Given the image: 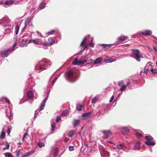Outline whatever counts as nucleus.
<instances>
[{"mask_svg": "<svg viewBox=\"0 0 157 157\" xmlns=\"http://www.w3.org/2000/svg\"><path fill=\"white\" fill-rule=\"evenodd\" d=\"M57 77H56L52 81V83L54 84L55 82L57 80Z\"/></svg>", "mask_w": 157, "mask_h": 157, "instance_id": "69168bd1", "label": "nucleus"}, {"mask_svg": "<svg viewBox=\"0 0 157 157\" xmlns=\"http://www.w3.org/2000/svg\"><path fill=\"white\" fill-rule=\"evenodd\" d=\"M153 49L155 51H157V47L154 46L153 47Z\"/></svg>", "mask_w": 157, "mask_h": 157, "instance_id": "774afa93", "label": "nucleus"}, {"mask_svg": "<svg viewBox=\"0 0 157 157\" xmlns=\"http://www.w3.org/2000/svg\"><path fill=\"white\" fill-rule=\"evenodd\" d=\"M91 113H92L90 112L83 113L82 115V120H85L89 117Z\"/></svg>", "mask_w": 157, "mask_h": 157, "instance_id": "9b49d317", "label": "nucleus"}, {"mask_svg": "<svg viewBox=\"0 0 157 157\" xmlns=\"http://www.w3.org/2000/svg\"><path fill=\"white\" fill-rule=\"evenodd\" d=\"M34 153V151L33 150L30 151L26 153L23 155L21 157H27L33 154Z\"/></svg>", "mask_w": 157, "mask_h": 157, "instance_id": "dca6fc26", "label": "nucleus"}, {"mask_svg": "<svg viewBox=\"0 0 157 157\" xmlns=\"http://www.w3.org/2000/svg\"><path fill=\"white\" fill-rule=\"evenodd\" d=\"M74 134V131H70L68 134V136L70 137H72Z\"/></svg>", "mask_w": 157, "mask_h": 157, "instance_id": "c03bdc74", "label": "nucleus"}, {"mask_svg": "<svg viewBox=\"0 0 157 157\" xmlns=\"http://www.w3.org/2000/svg\"><path fill=\"white\" fill-rule=\"evenodd\" d=\"M102 59L101 58H98L94 62V64L96 65L100 63L102 61Z\"/></svg>", "mask_w": 157, "mask_h": 157, "instance_id": "a211bd4d", "label": "nucleus"}, {"mask_svg": "<svg viewBox=\"0 0 157 157\" xmlns=\"http://www.w3.org/2000/svg\"><path fill=\"white\" fill-rule=\"evenodd\" d=\"M11 21L8 17L7 16H5L3 17V19H0V28L3 27L6 29V30H9L10 31L11 30V29L10 28H6L7 27H10L11 26Z\"/></svg>", "mask_w": 157, "mask_h": 157, "instance_id": "7ed1b4c3", "label": "nucleus"}, {"mask_svg": "<svg viewBox=\"0 0 157 157\" xmlns=\"http://www.w3.org/2000/svg\"><path fill=\"white\" fill-rule=\"evenodd\" d=\"M129 131V129L128 127H123L121 128V133L124 135L127 134Z\"/></svg>", "mask_w": 157, "mask_h": 157, "instance_id": "9d476101", "label": "nucleus"}, {"mask_svg": "<svg viewBox=\"0 0 157 157\" xmlns=\"http://www.w3.org/2000/svg\"><path fill=\"white\" fill-rule=\"evenodd\" d=\"M83 107L82 105L81 104H78L76 105V109L78 111H80L82 110V108Z\"/></svg>", "mask_w": 157, "mask_h": 157, "instance_id": "4be33fe9", "label": "nucleus"}, {"mask_svg": "<svg viewBox=\"0 0 157 157\" xmlns=\"http://www.w3.org/2000/svg\"><path fill=\"white\" fill-rule=\"evenodd\" d=\"M20 27L18 25H16L15 27V34L17 35L18 34L19 30Z\"/></svg>", "mask_w": 157, "mask_h": 157, "instance_id": "c9c22d12", "label": "nucleus"}, {"mask_svg": "<svg viewBox=\"0 0 157 157\" xmlns=\"http://www.w3.org/2000/svg\"><path fill=\"white\" fill-rule=\"evenodd\" d=\"M42 44L43 46V48L45 49H48V46H50L49 44L44 42H42Z\"/></svg>", "mask_w": 157, "mask_h": 157, "instance_id": "bb28decb", "label": "nucleus"}, {"mask_svg": "<svg viewBox=\"0 0 157 157\" xmlns=\"http://www.w3.org/2000/svg\"><path fill=\"white\" fill-rule=\"evenodd\" d=\"M128 37L127 36H121L118 37L117 38L118 40L120 41H124L126 40V38H127Z\"/></svg>", "mask_w": 157, "mask_h": 157, "instance_id": "412c9836", "label": "nucleus"}, {"mask_svg": "<svg viewBox=\"0 0 157 157\" xmlns=\"http://www.w3.org/2000/svg\"><path fill=\"white\" fill-rule=\"evenodd\" d=\"M28 41V40L26 39L25 40L24 42L19 44V46L20 47H23L27 46V45Z\"/></svg>", "mask_w": 157, "mask_h": 157, "instance_id": "aec40b11", "label": "nucleus"}, {"mask_svg": "<svg viewBox=\"0 0 157 157\" xmlns=\"http://www.w3.org/2000/svg\"><path fill=\"white\" fill-rule=\"evenodd\" d=\"M79 60H78V59L77 58H76L72 62V64L74 65H76L78 64L79 63Z\"/></svg>", "mask_w": 157, "mask_h": 157, "instance_id": "2f4dec72", "label": "nucleus"}, {"mask_svg": "<svg viewBox=\"0 0 157 157\" xmlns=\"http://www.w3.org/2000/svg\"><path fill=\"white\" fill-rule=\"evenodd\" d=\"M144 143L146 144L149 145H154L155 144V142H154L153 140L145 141Z\"/></svg>", "mask_w": 157, "mask_h": 157, "instance_id": "f3484780", "label": "nucleus"}, {"mask_svg": "<svg viewBox=\"0 0 157 157\" xmlns=\"http://www.w3.org/2000/svg\"><path fill=\"white\" fill-rule=\"evenodd\" d=\"M103 135V137L105 139H107L109 138L111 135V132L109 130H103L102 131Z\"/></svg>", "mask_w": 157, "mask_h": 157, "instance_id": "6e6552de", "label": "nucleus"}, {"mask_svg": "<svg viewBox=\"0 0 157 157\" xmlns=\"http://www.w3.org/2000/svg\"><path fill=\"white\" fill-rule=\"evenodd\" d=\"M124 147V145L123 144H120L117 145L116 147H113V149L114 150L118 149V150L123 149Z\"/></svg>", "mask_w": 157, "mask_h": 157, "instance_id": "f8f14e48", "label": "nucleus"}, {"mask_svg": "<svg viewBox=\"0 0 157 157\" xmlns=\"http://www.w3.org/2000/svg\"><path fill=\"white\" fill-rule=\"evenodd\" d=\"M106 63H112L113 61H115V60H114V59H109L107 60Z\"/></svg>", "mask_w": 157, "mask_h": 157, "instance_id": "4d7b16f0", "label": "nucleus"}, {"mask_svg": "<svg viewBox=\"0 0 157 157\" xmlns=\"http://www.w3.org/2000/svg\"><path fill=\"white\" fill-rule=\"evenodd\" d=\"M138 34L140 35H144L145 36H149L151 35L152 33L151 31L149 30H145L143 31L138 32Z\"/></svg>", "mask_w": 157, "mask_h": 157, "instance_id": "0eeeda50", "label": "nucleus"}, {"mask_svg": "<svg viewBox=\"0 0 157 157\" xmlns=\"http://www.w3.org/2000/svg\"><path fill=\"white\" fill-rule=\"evenodd\" d=\"M61 117L60 116H57L56 117V122L58 123V122L61 120Z\"/></svg>", "mask_w": 157, "mask_h": 157, "instance_id": "603ef678", "label": "nucleus"}, {"mask_svg": "<svg viewBox=\"0 0 157 157\" xmlns=\"http://www.w3.org/2000/svg\"><path fill=\"white\" fill-rule=\"evenodd\" d=\"M48 41H49V43L48 44H49V45L55 42L54 40L52 37L49 38L48 39Z\"/></svg>", "mask_w": 157, "mask_h": 157, "instance_id": "c85d7f7f", "label": "nucleus"}, {"mask_svg": "<svg viewBox=\"0 0 157 157\" xmlns=\"http://www.w3.org/2000/svg\"><path fill=\"white\" fill-rule=\"evenodd\" d=\"M151 71L153 74H157V72L156 71V69H154L153 68H151Z\"/></svg>", "mask_w": 157, "mask_h": 157, "instance_id": "09e8293b", "label": "nucleus"}, {"mask_svg": "<svg viewBox=\"0 0 157 157\" xmlns=\"http://www.w3.org/2000/svg\"><path fill=\"white\" fill-rule=\"evenodd\" d=\"M27 96L29 99H31L34 97L33 93L31 91H29L27 92Z\"/></svg>", "mask_w": 157, "mask_h": 157, "instance_id": "4468645a", "label": "nucleus"}, {"mask_svg": "<svg viewBox=\"0 0 157 157\" xmlns=\"http://www.w3.org/2000/svg\"><path fill=\"white\" fill-rule=\"evenodd\" d=\"M20 150H16V155L17 157H18L20 155Z\"/></svg>", "mask_w": 157, "mask_h": 157, "instance_id": "6e6d98bb", "label": "nucleus"}, {"mask_svg": "<svg viewBox=\"0 0 157 157\" xmlns=\"http://www.w3.org/2000/svg\"><path fill=\"white\" fill-rule=\"evenodd\" d=\"M90 35H89L87 36H86V40H88V41H89V40H91V38L90 37Z\"/></svg>", "mask_w": 157, "mask_h": 157, "instance_id": "680f3d73", "label": "nucleus"}, {"mask_svg": "<svg viewBox=\"0 0 157 157\" xmlns=\"http://www.w3.org/2000/svg\"><path fill=\"white\" fill-rule=\"evenodd\" d=\"M86 66L88 67L89 68H90L92 67L91 64L90 63H87L86 65Z\"/></svg>", "mask_w": 157, "mask_h": 157, "instance_id": "864d4df0", "label": "nucleus"}, {"mask_svg": "<svg viewBox=\"0 0 157 157\" xmlns=\"http://www.w3.org/2000/svg\"><path fill=\"white\" fill-rule=\"evenodd\" d=\"M135 135L138 137H141L142 136V134L138 132H135Z\"/></svg>", "mask_w": 157, "mask_h": 157, "instance_id": "a18cd8bd", "label": "nucleus"}, {"mask_svg": "<svg viewBox=\"0 0 157 157\" xmlns=\"http://www.w3.org/2000/svg\"><path fill=\"white\" fill-rule=\"evenodd\" d=\"M51 130L53 132L55 131V128H56V125L54 123H53L52 122H51Z\"/></svg>", "mask_w": 157, "mask_h": 157, "instance_id": "72a5a7b5", "label": "nucleus"}, {"mask_svg": "<svg viewBox=\"0 0 157 157\" xmlns=\"http://www.w3.org/2000/svg\"><path fill=\"white\" fill-rule=\"evenodd\" d=\"M126 86L125 85H123L120 89V90L122 92L125 91L126 90Z\"/></svg>", "mask_w": 157, "mask_h": 157, "instance_id": "a19ab883", "label": "nucleus"}, {"mask_svg": "<svg viewBox=\"0 0 157 157\" xmlns=\"http://www.w3.org/2000/svg\"><path fill=\"white\" fill-rule=\"evenodd\" d=\"M58 149L57 147H56L54 150V152L53 153V156L54 157H56L57 156L58 154Z\"/></svg>", "mask_w": 157, "mask_h": 157, "instance_id": "7c9ffc66", "label": "nucleus"}, {"mask_svg": "<svg viewBox=\"0 0 157 157\" xmlns=\"http://www.w3.org/2000/svg\"><path fill=\"white\" fill-rule=\"evenodd\" d=\"M131 51L132 54L135 56V59L137 62H140L141 58H143V57L140 53L139 50L138 49H132Z\"/></svg>", "mask_w": 157, "mask_h": 157, "instance_id": "20e7f679", "label": "nucleus"}, {"mask_svg": "<svg viewBox=\"0 0 157 157\" xmlns=\"http://www.w3.org/2000/svg\"><path fill=\"white\" fill-rule=\"evenodd\" d=\"M25 101H26L25 100L23 101V100H21L19 102V104H22L23 103H24Z\"/></svg>", "mask_w": 157, "mask_h": 157, "instance_id": "338daca9", "label": "nucleus"}, {"mask_svg": "<svg viewBox=\"0 0 157 157\" xmlns=\"http://www.w3.org/2000/svg\"><path fill=\"white\" fill-rule=\"evenodd\" d=\"M5 136V132L3 131H2L1 132V134L0 135V138L2 139H3L4 138Z\"/></svg>", "mask_w": 157, "mask_h": 157, "instance_id": "4c0bfd02", "label": "nucleus"}, {"mask_svg": "<svg viewBox=\"0 0 157 157\" xmlns=\"http://www.w3.org/2000/svg\"><path fill=\"white\" fill-rule=\"evenodd\" d=\"M10 131H11V129L9 127H8L7 128V133L8 135H9L10 134Z\"/></svg>", "mask_w": 157, "mask_h": 157, "instance_id": "052dcab7", "label": "nucleus"}, {"mask_svg": "<svg viewBox=\"0 0 157 157\" xmlns=\"http://www.w3.org/2000/svg\"><path fill=\"white\" fill-rule=\"evenodd\" d=\"M112 44H102L101 45L105 49H108L109 48Z\"/></svg>", "mask_w": 157, "mask_h": 157, "instance_id": "a878e982", "label": "nucleus"}, {"mask_svg": "<svg viewBox=\"0 0 157 157\" xmlns=\"http://www.w3.org/2000/svg\"><path fill=\"white\" fill-rule=\"evenodd\" d=\"M13 3V2L12 0L7 1L5 2L4 5L10 6Z\"/></svg>", "mask_w": 157, "mask_h": 157, "instance_id": "b1692460", "label": "nucleus"}, {"mask_svg": "<svg viewBox=\"0 0 157 157\" xmlns=\"http://www.w3.org/2000/svg\"><path fill=\"white\" fill-rule=\"evenodd\" d=\"M10 145L8 143H7L6 146V147L3 148V150H5L6 149H8Z\"/></svg>", "mask_w": 157, "mask_h": 157, "instance_id": "13d9d810", "label": "nucleus"}, {"mask_svg": "<svg viewBox=\"0 0 157 157\" xmlns=\"http://www.w3.org/2000/svg\"><path fill=\"white\" fill-rule=\"evenodd\" d=\"M37 145L40 147H42L45 146L43 142H39L37 143Z\"/></svg>", "mask_w": 157, "mask_h": 157, "instance_id": "58836bf2", "label": "nucleus"}, {"mask_svg": "<svg viewBox=\"0 0 157 157\" xmlns=\"http://www.w3.org/2000/svg\"><path fill=\"white\" fill-rule=\"evenodd\" d=\"M7 111H6V114L7 116L8 117H11V111H10L9 114H7Z\"/></svg>", "mask_w": 157, "mask_h": 157, "instance_id": "e2e57ef3", "label": "nucleus"}, {"mask_svg": "<svg viewBox=\"0 0 157 157\" xmlns=\"http://www.w3.org/2000/svg\"><path fill=\"white\" fill-rule=\"evenodd\" d=\"M46 4L45 3L42 2L40 4L39 7L41 10H42L45 8Z\"/></svg>", "mask_w": 157, "mask_h": 157, "instance_id": "393cba45", "label": "nucleus"}, {"mask_svg": "<svg viewBox=\"0 0 157 157\" xmlns=\"http://www.w3.org/2000/svg\"><path fill=\"white\" fill-rule=\"evenodd\" d=\"M140 142H136L135 144V146L133 147V149L134 150H138L140 148Z\"/></svg>", "mask_w": 157, "mask_h": 157, "instance_id": "2eb2a0df", "label": "nucleus"}, {"mask_svg": "<svg viewBox=\"0 0 157 157\" xmlns=\"http://www.w3.org/2000/svg\"><path fill=\"white\" fill-rule=\"evenodd\" d=\"M80 123V121L79 120H74L73 122V124L74 127H77L78 125Z\"/></svg>", "mask_w": 157, "mask_h": 157, "instance_id": "6ab92c4d", "label": "nucleus"}, {"mask_svg": "<svg viewBox=\"0 0 157 157\" xmlns=\"http://www.w3.org/2000/svg\"><path fill=\"white\" fill-rule=\"evenodd\" d=\"M98 100V98H96V97H95L93 98L92 100V103H94L96 101H97Z\"/></svg>", "mask_w": 157, "mask_h": 157, "instance_id": "8fccbe9b", "label": "nucleus"}, {"mask_svg": "<svg viewBox=\"0 0 157 157\" xmlns=\"http://www.w3.org/2000/svg\"><path fill=\"white\" fill-rule=\"evenodd\" d=\"M55 32V31L54 30H52L48 32L47 34L48 35H52Z\"/></svg>", "mask_w": 157, "mask_h": 157, "instance_id": "3c124183", "label": "nucleus"}, {"mask_svg": "<svg viewBox=\"0 0 157 157\" xmlns=\"http://www.w3.org/2000/svg\"><path fill=\"white\" fill-rule=\"evenodd\" d=\"M145 138L147 140V141L153 140V138L150 136H145Z\"/></svg>", "mask_w": 157, "mask_h": 157, "instance_id": "473e14b6", "label": "nucleus"}, {"mask_svg": "<svg viewBox=\"0 0 157 157\" xmlns=\"http://www.w3.org/2000/svg\"><path fill=\"white\" fill-rule=\"evenodd\" d=\"M50 92V90H47L44 91L43 96L44 97L46 95V96L41 103L40 106L39 108L35 111V112L34 117H36L37 115L38 114L39 112L41 111L44 109L45 103L48 99L49 95Z\"/></svg>", "mask_w": 157, "mask_h": 157, "instance_id": "f03ea898", "label": "nucleus"}, {"mask_svg": "<svg viewBox=\"0 0 157 157\" xmlns=\"http://www.w3.org/2000/svg\"><path fill=\"white\" fill-rule=\"evenodd\" d=\"M149 70H148V69L145 68L144 67L143 73L145 74H147Z\"/></svg>", "mask_w": 157, "mask_h": 157, "instance_id": "bf43d9fd", "label": "nucleus"}, {"mask_svg": "<svg viewBox=\"0 0 157 157\" xmlns=\"http://www.w3.org/2000/svg\"><path fill=\"white\" fill-rule=\"evenodd\" d=\"M86 36H85L84 38L82 40V41L81 44H80V46H82L83 45H84V41L85 40H86Z\"/></svg>", "mask_w": 157, "mask_h": 157, "instance_id": "49530a36", "label": "nucleus"}, {"mask_svg": "<svg viewBox=\"0 0 157 157\" xmlns=\"http://www.w3.org/2000/svg\"><path fill=\"white\" fill-rule=\"evenodd\" d=\"M3 98H5L7 102L8 103V104H10V100L7 98H6V97H3L1 98H0V100H2V99Z\"/></svg>", "mask_w": 157, "mask_h": 157, "instance_id": "79ce46f5", "label": "nucleus"}, {"mask_svg": "<svg viewBox=\"0 0 157 157\" xmlns=\"http://www.w3.org/2000/svg\"><path fill=\"white\" fill-rule=\"evenodd\" d=\"M139 80V79L138 78H132V81L133 84H136V83Z\"/></svg>", "mask_w": 157, "mask_h": 157, "instance_id": "ea45409f", "label": "nucleus"}, {"mask_svg": "<svg viewBox=\"0 0 157 157\" xmlns=\"http://www.w3.org/2000/svg\"><path fill=\"white\" fill-rule=\"evenodd\" d=\"M66 78L68 81L71 82H74L76 80L73 72L71 71L67 72Z\"/></svg>", "mask_w": 157, "mask_h": 157, "instance_id": "39448f33", "label": "nucleus"}, {"mask_svg": "<svg viewBox=\"0 0 157 157\" xmlns=\"http://www.w3.org/2000/svg\"><path fill=\"white\" fill-rule=\"evenodd\" d=\"M62 113L65 116L69 114V111L67 110H65L62 112Z\"/></svg>", "mask_w": 157, "mask_h": 157, "instance_id": "37998d69", "label": "nucleus"}, {"mask_svg": "<svg viewBox=\"0 0 157 157\" xmlns=\"http://www.w3.org/2000/svg\"><path fill=\"white\" fill-rule=\"evenodd\" d=\"M33 41L35 44L37 45H40L42 44V41L41 39L39 38L34 39L33 40Z\"/></svg>", "mask_w": 157, "mask_h": 157, "instance_id": "ddd939ff", "label": "nucleus"}, {"mask_svg": "<svg viewBox=\"0 0 157 157\" xmlns=\"http://www.w3.org/2000/svg\"><path fill=\"white\" fill-rule=\"evenodd\" d=\"M144 67L145 68L148 69V70H149L150 67H151V62L147 63Z\"/></svg>", "mask_w": 157, "mask_h": 157, "instance_id": "f704fd0d", "label": "nucleus"}, {"mask_svg": "<svg viewBox=\"0 0 157 157\" xmlns=\"http://www.w3.org/2000/svg\"><path fill=\"white\" fill-rule=\"evenodd\" d=\"M100 152L101 157H109V152L105 150H100Z\"/></svg>", "mask_w": 157, "mask_h": 157, "instance_id": "1a4fd4ad", "label": "nucleus"}, {"mask_svg": "<svg viewBox=\"0 0 157 157\" xmlns=\"http://www.w3.org/2000/svg\"><path fill=\"white\" fill-rule=\"evenodd\" d=\"M10 49H6L0 52L1 56L2 58L7 57L10 53Z\"/></svg>", "mask_w": 157, "mask_h": 157, "instance_id": "423d86ee", "label": "nucleus"}, {"mask_svg": "<svg viewBox=\"0 0 157 157\" xmlns=\"http://www.w3.org/2000/svg\"><path fill=\"white\" fill-rule=\"evenodd\" d=\"M16 43H17V42H16V40L13 45V48L11 49V51L10 50V53H11L12 52L14 51L15 46L16 45Z\"/></svg>", "mask_w": 157, "mask_h": 157, "instance_id": "de8ad7c7", "label": "nucleus"}, {"mask_svg": "<svg viewBox=\"0 0 157 157\" xmlns=\"http://www.w3.org/2000/svg\"><path fill=\"white\" fill-rule=\"evenodd\" d=\"M33 16H31L30 17H28L25 20V22L27 24L29 23L33 19Z\"/></svg>", "mask_w": 157, "mask_h": 157, "instance_id": "5701e85b", "label": "nucleus"}, {"mask_svg": "<svg viewBox=\"0 0 157 157\" xmlns=\"http://www.w3.org/2000/svg\"><path fill=\"white\" fill-rule=\"evenodd\" d=\"M69 150L71 151L74 150V147L72 146H70L69 147Z\"/></svg>", "mask_w": 157, "mask_h": 157, "instance_id": "5fc2aeb1", "label": "nucleus"}, {"mask_svg": "<svg viewBox=\"0 0 157 157\" xmlns=\"http://www.w3.org/2000/svg\"><path fill=\"white\" fill-rule=\"evenodd\" d=\"M114 98V96L113 95L109 99V101L111 102L113 99Z\"/></svg>", "mask_w": 157, "mask_h": 157, "instance_id": "0e129e2a", "label": "nucleus"}, {"mask_svg": "<svg viewBox=\"0 0 157 157\" xmlns=\"http://www.w3.org/2000/svg\"><path fill=\"white\" fill-rule=\"evenodd\" d=\"M51 64L50 60L46 58L43 59L36 65L35 69L37 72L40 73L49 68Z\"/></svg>", "mask_w": 157, "mask_h": 157, "instance_id": "f257e3e1", "label": "nucleus"}, {"mask_svg": "<svg viewBox=\"0 0 157 157\" xmlns=\"http://www.w3.org/2000/svg\"><path fill=\"white\" fill-rule=\"evenodd\" d=\"M88 61V59H86L82 61L79 60L78 63L77 64V65H80V64H83Z\"/></svg>", "mask_w": 157, "mask_h": 157, "instance_id": "c756f323", "label": "nucleus"}, {"mask_svg": "<svg viewBox=\"0 0 157 157\" xmlns=\"http://www.w3.org/2000/svg\"><path fill=\"white\" fill-rule=\"evenodd\" d=\"M6 157H13L12 154L10 152H7L5 153Z\"/></svg>", "mask_w": 157, "mask_h": 157, "instance_id": "e433bc0d", "label": "nucleus"}, {"mask_svg": "<svg viewBox=\"0 0 157 157\" xmlns=\"http://www.w3.org/2000/svg\"><path fill=\"white\" fill-rule=\"evenodd\" d=\"M93 37H92L91 38L90 40H89V41L90 42L89 44V46L92 48H93L94 46V44L93 42Z\"/></svg>", "mask_w": 157, "mask_h": 157, "instance_id": "cd10ccee", "label": "nucleus"}]
</instances>
